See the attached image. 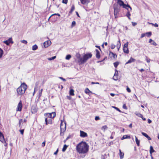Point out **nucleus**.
I'll use <instances>...</instances> for the list:
<instances>
[{"mask_svg":"<svg viewBox=\"0 0 159 159\" xmlns=\"http://www.w3.org/2000/svg\"><path fill=\"white\" fill-rule=\"evenodd\" d=\"M67 98L69 100H70L71 99V97L69 96H67Z\"/></svg>","mask_w":159,"mask_h":159,"instance_id":"62","label":"nucleus"},{"mask_svg":"<svg viewBox=\"0 0 159 159\" xmlns=\"http://www.w3.org/2000/svg\"><path fill=\"white\" fill-rule=\"evenodd\" d=\"M120 157V159H122L124 157V153L121 152V150H119Z\"/></svg>","mask_w":159,"mask_h":159,"instance_id":"22","label":"nucleus"},{"mask_svg":"<svg viewBox=\"0 0 159 159\" xmlns=\"http://www.w3.org/2000/svg\"><path fill=\"white\" fill-rule=\"evenodd\" d=\"M109 55L112 57L114 59L116 58L117 57V56L116 54H115L111 51H110Z\"/></svg>","mask_w":159,"mask_h":159,"instance_id":"19","label":"nucleus"},{"mask_svg":"<svg viewBox=\"0 0 159 159\" xmlns=\"http://www.w3.org/2000/svg\"><path fill=\"white\" fill-rule=\"evenodd\" d=\"M61 122L60 125L61 133L60 135L61 136H62L63 134H62V133L65 132L66 129V122H65L64 123L65 125H64V124L62 123V120H61Z\"/></svg>","mask_w":159,"mask_h":159,"instance_id":"4","label":"nucleus"},{"mask_svg":"<svg viewBox=\"0 0 159 159\" xmlns=\"http://www.w3.org/2000/svg\"><path fill=\"white\" fill-rule=\"evenodd\" d=\"M80 136L82 138H84L87 137L88 134L87 133L82 130L80 131Z\"/></svg>","mask_w":159,"mask_h":159,"instance_id":"10","label":"nucleus"},{"mask_svg":"<svg viewBox=\"0 0 159 159\" xmlns=\"http://www.w3.org/2000/svg\"><path fill=\"white\" fill-rule=\"evenodd\" d=\"M3 54V51L2 49L0 48V59L2 57Z\"/></svg>","mask_w":159,"mask_h":159,"instance_id":"33","label":"nucleus"},{"mask_svg":"<svg viewBox=\"0 0 159 159\" xmlns=\"http://www.w3.org/2000/svg\"><path fill=\"white\" fill-rule=\"evenodd\" d=\"M51 43V42L50 41L48 40L45 42L43 43V45L45 48H47L49 45Z\"/></svg>","mask_w":159,"mask_h":159,"instance_id":"12","label":"nucleus"},{"mask_svg":"<svg viewBox=\"0 0 159 159\" xmlns=\"http://www.w3.org/2000/svg\"><path fill=\"white\" fill-rule=\"evenodd\" d=\"M85 93L86 94H88L89 95V93H92V92L89 90V89L88 88H87L85 89Z\"/></svg>","mask_w":159,"mask_h":159,"instance_id":"24","label":"nucleus"},{"mask_svg":"<svg viewBox=\"0 0 159 159\" xmlns=\"http://www.w3.org/2000/svg\"><path fill=\"white\" fill-rule=\"evenodd\" d=\"M81 3L84 5L89 2V0H80Z\"/></svg>","mask_w":159,"mask_h":159,"instance_id":"21","label":"nucleus"},{"mask_svg":"<svg viewBox=\"0 0 159 159\" xmlns=\"http://www.w3.org/2000/svg\"><path fill=\"white\" fill-rule=\"evenodd\" d=\"M151 44L155 46H156L157 45V44L154 40H153Z\"/></svg>","mask_w":159,"mask_h":159,"instance_id":"42","label":"nucleus"},{"mask_svg":"<svg viewBox=\"0 0 159 159\" xmlns=\"http://www.w3.org/2000/svg\"><path fill=\"white\" fill-rule=\"evenodd\" d=\"M16 92L17 93V96H21L23 95L25 91H24V90L21 88V87H19L16 89Z\"/></svg>","mask_w":159,"mask_h":159,"instance_id":"5","label":"nucleus"},{"mask_svg":"<svg viewBox=\"0 0 159 159\" xmlns=\"http://www.w3.org/2000/svg\"><path fill=\"white\" fill-rule=\"evenodd\" d=\"M150 153L151 155H152V153L155 152V150H154L152 146H150Z\"/></svg>","mask_w":159,"mask_h":159,"instance_id":"23","label":"nucleus"},{"mask_svg":"<svg viewBox=\"0 0 159 159\" xmlns=\"http://www.w3.org/2000/svg\"><path fill=\"white\" fill-rule=\"evenodd\" d=\"M75 9V7L74 5H72L71 7V9L70 11H69V13L70 14H71L72 13V12Z\"/></svg>","mask_w":159,"mask_h":159,"instance_id":"28","label":"nucleus"},{"mask_svg":"<svg viewBox=\"0 0 159 159\" xmlns=\"http://www.w3.org/2000/svg\"><path fill=\"white\" fill-rule=\"evenodd\" d=\"M145 34L148 37H149L152 35V32H149L146 33Z\"/></svg>","mask_w":159,"mask_h":159,"instance_id":"35","label":"nucleus"},{"mask_svg":"<svg viewBox=\"0 0 159 159\" xmlns=\"http://www.w3.org/2000/svg\"><path fill=\"white\" fill-rule=\"evenodd\" d=\"M100 118L98 116H96L95 117V119L96 120H100Z\"/></svg>","mask_w":159,"mask_h":159,"instance_id":"51","label":"nucleus"},{"mask_svg":"<svg viewBox=\"0 0 159 159\" xmlns=\"http://www.w3.org/2000/svg\"><path fill=\"white\" fill-rule=\"evenodd\" d=\"M135 114L137 116H139V117L141 118H142V117H143V115L141 114L139 112H136L135 113Z\"/></svg>","mask_w":159,"mask_h":159,"instance_id":"31","label":"nucleus"},{"mask_svg":"<svg viewBox=\"0 0 159 159\" xmlns=\"http://www.w3.org/2000/svg\"><path fill=\"white\" fill-rule=\"evenodd\" d=\"M128 42L125 43L123 46V52L124 53L128 54L129 52L128 48Z\"/></svg>","mask_w":159,"mask_h":159,"instance_id":"6","label":"nucleus"},{"mask_svg":"<svg viewBox=\"0 0 159 159\" xmlns=\"http://www.w3.org/2000/svg\"><path fill=\"white\" fill-rule=\"evenodd\" d=\"M45 142L44 141L42 143V146L43 147H44L45 146Z\"/></svg>","mask_w":159,"mask_h":159,"instance_id":"59","label":"nucleus"},{"mask_svg":"<svg viewBox=\"0 0 159 159\" xmlns=\"http://www.w3.org/2000/svg\"><path fill=\"white\" fill-rule=\"evenodd\" d=\"M95 51H96V57L98 59H99L100 57V52L97 49H96Z\"/></svg>","mask_w":159,"mask_h":159,"instance_id":"20","label":"nucleus"},{"mask_svg":"<svg viewBox=\"0 0 159 159\" xmlns=\"http://www.w3.org/2000/svg\"><path fill=\"white\" fill-rule=\"evenodd\" d=\"M116 46L113 44H111V48L112 49H114L115 48Z\"/></svg>","mask_w":159,"mask_h":159,"instance_id":"43","label":"nucleus"},{"mask_svg":"<svg viewBox=\"0 0 159 159\" xmlns=\"http://www.w3.org/2000/svg\"><path fill=\"white\" fill-rule=\"evenodd\" d=\"M67 147H68V146H67L66 144H65L64 145L62 149V152H64L66 150V149L67 148Z\"/></svg>","mask_w":159,"mask_h":159,"instance_id":"32","label":"nucleus"},{"mask_svg":"<svg viewBox=\"0 0 159 159\" xmlns=\"http://www.w3.org/2000/svg\"><path fill=\"white\" fill-rule=\"evenodd\" d=\"M151 24L154 25V26L156 27H158V25L157 23H155L154 24L153 23H151Z\"/></svg>","mask_w":159,"mask_h":159,"instance_id":"53","label":"nucleus"},{"mask_svg":"<svg viewBox=\"0 0 159 159\" xmlns=\"http://www.w3.org/2000/svg\"><path fill=\"white\" fill-rule=\"evenodd\" d=\"M71 57V55L70 54H68L66 55V60H69Z\"/></svg>","mask_w":159,"mask_h":159,"instance_id":"36","label":"nucleus"},{"mask_svg":"<svg viewBox=\"0 0 159 159\" xmlns=\"http://www.w3.org/2000/svg\"><path fill=\"white\" fill-rule=\"evenodd\" d=\"M22 104L21 102L20 101L18 104L16 111H21L22 110Z\"/></svg>","mask_w":159,"mask_h":159,"instance_id":"9","label":"nucleus"},{"mask_svg":"<svg viewBox=\"0 0 159 159\" xmlns=\"http://www.w3.org/2000/svg\"><path fill=\"white\" fill-rule=\"evenodd\" d=\"M68 0H62V2L63 3L66 4L67 3Z\"/></svg>","mask_w":159,"mask_h":159,"instance_id":"47","label":"nucleus"},{"mask_svg":"<svg viewBox=\"0 0 159 159\" xmlns=\"http://www.w3.org/2000/svg\"><path fill=\"white\" fill-rule=\"evenodd\" d=\"M148 123L150 124L152 122V121L149 119H148Z\"/></svg>","mask_w":159,"mask_h":159,"instance_id":"63","label":"nucleus"},{"mask_svg":"<svg viewBox=\"0 0 159 159\" xmlns=\"http://www.w3.org/2000/svg\"><path fill=\"white\" fill-rule=\"evenodd\" d=\"M19 87H21V88L24 90V91H25L27 89V86L25 83H23L21 84V85Z\"/></svg>","mask_w":159,"mask_h":159,"instance_id":"14","label":"nucleus"},{"mask_svg":"<svg viewBox=\"0 0 159 159\" xmlns=\"http://www.w3.org/2000/svg\"><path fill=\"white\" fill-rule=\"evenodd\" d=\"M76 24L75 22L74 21L72 22L71 25L72 26H75Z\"/></svg>","mask_w":159,"mask_h":159,"instance_id":"50","label":"nucleus"},{"mask_svg":"<svg viewBox=\"0 0 159 159\" xmlns=\"http://www.w3.org/2000/svg\"><path fill=\"white\" fill-rule=\"evenodd\" d=\"M91 84H99V83L98 82H91Z\"/></svg>","mask_w":159,"mask_h":159,"instance_id":"58","label":"nucleus"},{"mask_svg":"<svg viewBox=\"0 0 159 159\" xmlns=\"http://www.w3.org/2000/svg\"><path fill=\"white\" fill-rule=\"evenodd\" d=\"M20 133L21 134H23L24 132V129H21L20 130Z\"/></svg>","mask_w":159,"mask_h":159,"instance_id":"56","label":"nucleus"},{"mask_svg":"<svg viewBox=\"0 0 159 159\" xmlns=\"http://www.w3.org/2000/svg\"><path fill=\"white\" fill-rule=\"evenodd\" d=\"M127 9L128 11L127 12L126 15V16L128 17L129 20H130V16L131 14L130 13V11H131V10L130 11V9L129 7H127V9Z\"/></svg>","mask_w":159,"mask_h":159,"instance_id":"15","label":"nucleus"},{"mask_svg":"<svg viewBox=\"0 0 159 159\" xmlns=\"http://www.w3.org/2000/svg\"><path fill=\"white\" fill-rule=\"evenodd\" d=\"M141 134L143 135L146 137L148 140H150L151 139V138L146 133L142 132Z\"/></svg>","mask_w":159,"mask_h":159,"instance_id":"18","label":"nucleus"},{"mask_svg":"<svg viewBox=\"0 0 159 159\" xmlns=\"http://www.w3.org/2000/svg\"><path fill=\"white\" fill-rule=\"evenodd\" d=\"M22 119H20V120H19V126H20V125H21V123L22 122Z\"/></svg>","mask_w":159,"mask_h":159,"instance_id":"49","label":"nucleus"},{"mask_svg":"<svg viewBox=\"0 0 159 159\" xmlns=\"http://www.w3.org/2000/svg\"><path fill=\"white\" fill-rule=\"evenodd\" d=\"M132 23L133 26H135L137 24V23H136L134 22H132Z\"/></svg>","mask_w":159,"mask_h":159,"instance_id":"54","label":"nucleus"},{"mask_svg":"<svg viewBox=\"0 0 159 159\" xmlns=\"http://www.w3.org/2000/svg\"><path fill=\"white\" fill-rule=\"evenodd\" d=\"M153 41V40H152V39H150L149 41V43H151Z\"/></svg>","mask_w":159,"mask_h":159,"instance_id":"61","label":"nucleus"},{"mask_svg":"<svg viewBox=\"0 0 159 159\" xmlns=\"http://www.w3.org/2000/svg\"><path fill=\"white\" fill-rule=\"evenodd\" d=\"M118 6L117 5H114L113 6L114 8V14H117L119 12V9L118 8Z\"/></svg>","mask_w":159,"mask_h":159,"instance_id":"8","label":"nucleus"},{"mask_svg":"<svg viewBox=\"0 0 159 159\" xmlns=\"http://www.w3.org/2000/svg\"><path fill=\"white\" fill-rule=\"evenodd\" d=\"M45 123L47 125L48 124H52V120L50 118H49L48 119L47 118H45Z\"/></svg>","mask_w":159,"mask_h":159,"instance_id":"16","label":"nucleus"},{"mask_svg":"<svg viewBox=\"0 0 159 159\" xmlns=\"http://www.w3.org/2000/svg\"><path fill=\"white\" fill-rule=\"evenodd\" d=\"M146 61L148 62L149 63L150 61V60L147 57H146Z\"/></svg>","mask_w":159,"mask_h":159,"instance_id":"44","label":"nucleus"},{"mask_svg":"<svg viewBox=\"0 0 159 159\" xmlns=\"http://www.w3.org/2000/svg\"><path fill=\"white\" fill-rule=\"evenodd\" d=\"M135 141L137 146H139L140 145V141L137 138L136 136H135Z\"/></svg>","mask_w":159,"mask_h":159,"instance_id":"30","label":"nucleus"},{"mask_svg":"<svg viewBox=\"0 0 159 159\" xmlns=\"http://www.w3.org/2000/svg\"><path fill=\"white\" fill-rule=\"evenodd\" d=\"M145 34H142L141 35L140 38H143V37H144L145 35Z\"/></svg>","mask_w":159,"mask_h":159,"instance_id":"57","label":"nucleus"},{"mask_svg":"<svg viewBox=\"0 0 159 159\" xmlns=\"http://www.w3.org/2000/svg\"><path fill=\"white\" fill-rule=\"evenodd\" d=\"M56 56H54L52 57H51L48 58V59L49 61H51L52 60H54L55 58H56Z\"/></svg>","mask_w":159,"mask_h":159,"instance_id":"37","label":"nucleus"},{"mask_svg":"<svg viewBox=\"0 0 159 159\" xmlns=\"http://www.w3.org/2000/svg\"><path fill=\"white\" fill-rule=\"evenodd\" d=\"M110 95L112 97H114L115 95V94L113 93H111Z\"/></svg>","mask_w":159,"mask_h":159,"instance_id":"64","label":"nucleus"},{"mask_svg":"<svg viewBox=\"0 0 159 159\" xmlns=\"http://www.w3.org/2000/svg\"><path fill=\"white\" fill-rule=\"evenodd\" d=\"M58 149H57V150H56V151L54 152V155H56L58 153Z\"/></svg>","mask_w":159,"mask_h":159,"instance_id":"60","label":"nucleus"},{"mask_svg":"<svg viewBox=\"0 0 159 159\" xmlns=\"http://www.w3.org/2000/svg\"><path fill=\"white\" fill-rule=\"evenodd\" d=\"M113 108L116 110L117 111H119L120 112H121V111L117 107H112Z\"/></svg>","mask_w":159,"mask_h":159,"instance_id":"46","label":"nucleus"},{"mask_svg":"<svg viewBox=\"0 0 159 159\" xmlns=\"http://www.w3.org/2000/svg\"><path fill=\"white\" fill-rule=\"evenodd\" d=\"M2 138L4 139V136L2 133L1 132H0V141H1V139H2Z\"/></svg>","mask_w":159,"mask_h":159,"instance_id":"40","label":"nucleus"},{"mask_svg":"<svg viewBox=\"0 0 159 159\" xmlns=\"http://www.w3.org/2000/svg\"><path fill=\"white\" fill-rule=\"evenodd\" d=\"M135 61H136V60L135 59L133 58H132V57H131L129 61H128L127 62H126V63H125V64H128L132 62H134Z\"/></svg>","mask_w":159,"mask_h":159,"instance_id":"17","label":"nucleus"},{"mask_svg":"<svg viewBox=\"0 0 159 159\" xmlns=\"http://www.w3.org/2000/svg\"><path fill=\"white\" fill-rule=\"evenodd\" d=\"M119 62L118 61L114 63V67L116 68L117 67L118 65L119 64Z\"/></svg>","mask_w":159,"mask_h":159,"instance_id":"38","label":"nucleus"},{"mask_svg":"<svg viewBox=\"0 0 159 159\" xmlns=\"http://www.w3.org/2000/svg\"><path fill=\"white\" fill-rule=\"evenodd\" d=\"M117 3L120 6H122L124 8L127 9V7H129L130 9V11L132 10V8L128 4H125L123 1L121 0H117Z\"/></svg>","mask_w":159,"mask_h":159,"instance_id":"3","label":"nucleus"},{"mask_svg":"<svg viewBox=\"0 0 159 159\" xmlns=\"http://www.w3.org/2000/svg\"><path fill=\"white\" fill-rule=\"evenodd\" d=\"M59 78L61 80H62L63 81H66V80L63 78V77H59Z\"/></svg>","mask_w":159,"mask_h":159,"instance_id":"55","label":"nucleus"},{"mask_svg":"<svg viewBox=\"0 0 159 159\" xmlns=\"http://www.w3.org/2000/svg\"><path fill=\"white\" fill-rule=\"evenodd\" d=\"M107 125H104L102 127V129H103L104 131L106 129H107Z\"/></svg>","mask_w":159,"mask_h":159,"instance_id":"39","label":"nucleus"},{"mask_svg":"<svg viewBox=\"0 0 159 159\" xmlns=\"http://www.w3.org/2000/svg\"><path fill=\"white\" fill-rule=\"evenodd\" d=\"M46 115L49 118H53L56 116V113L52 112L51 113H47L44 115L45 116Z\"/></svg>","mask_w":159,"mask_h":159,"instance_id":"7","label":"nucleus"},{"mask_svg":"<svg viewBox=\"0 0 159 159\" xmlns=\"http://www.w3.org/2000/svg\"><path fill=\"white\" fill-rule=\"evenodd\" d=\"M3 43L6 44V45H9L10 43H13V42L12 41L11 38H10L8 40L4 41Z\"/></svg>","mask_w":159,"mask_h":159,"instance_id":"11","label":"nucleus"},{"mask_svg":"<svg viewBox=\"0 0 159 159\" xmlns=\"http://www.w3.org/2000/svg\"><path fill=\"white\" fill-rule=\"evenodd\" d=\"M89 146L85 142H81L78 144L76 146V149L80 154H84L89 150Z\"/></svg>","mask_w":159,"mask_h":159,"instance_id":"1","label":"nucleus"},{"mask_svg":"<svg viewBox=\"0 0 159 159\" xmlns=\"http://www.w3.org/2000/svg\"><path fill=\"white\" fill-rule=\"evenodd\" d=\"M121 44L120 40H119L117 42V44H116V47H119V48H120V47Z\"/></svg>","mask_w":159,"mask_h":159,"instance_id":"34","label":"nucleus"},{"mask_svg":"<svg viewBox=\"0 0 159 159\" xmlns=\"http://www.w3.org/2000/svg\"><path fill=\"white\" fill-rule=\"evenodd\" d=\"M113 79L115 80H118L117 75L116 74V72H115Z\"/></svg>","mask_w":159,"mask_h":159,"instance_id":"27","label":"nucleus"},{"mask_svg":"<svg viewBox=\"0 0 159 159\" xmlns=\"http://www.w3.org/2000/svg\"><path fill=\"white\" fill-rule=\"evenodd\" d=\"M54 15H56V16H60V15L59 14V13H55V14H52L49 17V19L52 16H54Z\"/></svg>","mask_w":159,"mask_h":159,"instance_id":"41","label":"nucleus"},{"mask_svg":"<svg viewBox=\"0 0 159 159\" xmlns=\"http://www.w3.org/2000/svg\"><path fill=\"white\" fill-rule=\"evenodd\" d=\"M92 54L90 53H89L85 54L83 58H80L78 60V62L79 64H83L89 58L91 57Z\"/></svg>","mask_w":159,"mask_h":159,"instance_id":"2","label":"nucleus"},{"mask_svg":"<svg viewBox=\"0 0 159 159\" xmlns=\"http://www.w3.org/2000/svg\"><path fill=\"white\" fill-rule=\"evenodd\" d=\"M74 90L72 89H70V92H69V93H70V95H71V96H73L74 95Z\"/></svg>","mask_w":159,"mask_h":159,"instance_id":"26","label":"nucleus"},{"mask_svg":"<svg viewBox=\"0 0 159 159\" xmlns=\"http://www.w3.org/2000/svg\"><path fill=\"white\" fill-rule=\"evenodd\" d=\"M123 108L125 109H127V107H126V105L125 104H123Z\"/></svg>","mask_w":159,"mask_h":159,"instance_id":"52","label":"nucleus"},{"mask_svg":"<svg viewBox=\"0 0 159 159\" xmlns=\"http://www.w3.org/2000/svg\"><path fill=\"white\" fill-rule=\"evenodd\" d=\"M37 109L36 106H33L31 107V111L32 113H35L37 112Z\"/></svg>","mask_w":159,"mask_h":159,"instance_id":"13","label":"nucleus"},{"mask_svg":"<svg viewBox=\"0 0 159 159\" xmlns=\"http://www.w3.org/2000/svg\"><path fill=\"white\" fill-rule=\"evenodd\" d=\"M21 43L25 44H27V41L26 40H21Z\"/></svg>","mask_w":159,"mask_h":159,"instance_id":"45","label":"nucleus"},{"mask_svg":"<svg viewBox=\"0 0 159 159\" xmlns=\"http://www.w3.org/2000/svg\"><path fill=\"white\" fill-rule=\"evenodd\" d=\"M130 138V137L127 135H124L121 138V140H123L125 139H129Z\"/></svg>","mask_w":159,"mask_h":159,"instance_id":"25","label":"nucleus"},{"mask_svg":"<svg viewBox=\"0 0 159 159\" xmlns=\"http://www.w3.org/2000/svg\"><path fill=\"white\" fill-rule=\"evenodd\" d=\"M38 47L36 44L33 45L32 47V49L33 50L35 51L38 49Z\"/></svg>","mask_w":159,"mask_h":159,"instance_id":"29","label":"nucleus"},{"mask_svg":"<svg viewBox=\"0 0 159 159\" xmlns=\"http://www.w3.org/2000/svg\"><path fill=\"white\" fill-rule=\"evenodd\" d=\"M126 90L129 93H130L131 91L130 89L128 87H127Z\"/></svg>","mask_w":159,"mask_h":159,"instance_id":"48","label":"nucleus"}]
</instances>
